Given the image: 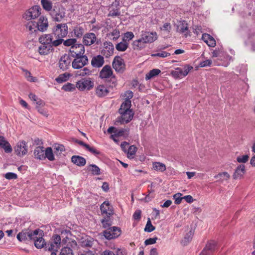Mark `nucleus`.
<instances>
[{"label":"nucleus","mask_w":255,"mask_h":255,"mask_svg":"<svg viewBox=\"0 0 255 255\" xmlns=\"http://www.w3.org/2000/svg\"><path fill=\"white\" fill-rule=\"evenodd\" d=\"M52 243L49 246H46V250L48 251H57L59 248L61 244V238L59 235H55L52 237Z\"/></svg>","instance_id":"obj_17"},{"label":"nucleus","mask_w":255,"mask_h":255,"mask_svg":"<svg viewBox=\"0 0 255 255\" xmlns=\"http://www.w3.org/2000/svg\"><path fill=\"white\" fill-rule=\"evenodd\" d=\"M62 89L65 91H73L75 90V87L74 84L68 83L63 85Z\"/></svg>","instance_id":"obj_51"},{"label":"nucleus","mask_w":255,"mask_h":255,"mask_svg":"<svg viewBox=\"0 0 255 255\" xmlns=\"http://www.w3.org/2000/svg\"><path fill=\"white\" fill-rule=\"evenodd\" d=\"M182 194L180 193H178L173 195V199L175 200V204L178 205L181 203V201L183 199V197H181Z\"/></svg>","instance_id":"obj_52"},{"label":"nucleus","mask_w":255,"mask_h":255,"mask_svg":"<svg viewBox=\"0 0 255 255\" xmlns=\"http://www.w3.org/2000/svg\"><path fill=\"white\" fill-rule=\"evenodd\" d=\"M52 50L53 48L52 45L41 44V45L38 47V51L40 55H46L50 53Z\"/></svg>","instance_id":"obj_29"},{"label":"nucleus","mask_w":255,"mask_h":255,"mask_svg":"<svg viewBox=\"0 0 255 255\" xmlns=\"http://www.w3.org/2000/svg\"><path fill=\"white\" fill-rule=\"evenodd\" d=\"M212 63V60H206L203 62H201L200 64V65L201 67H204L206 66H209L211 65Z\"/></svg>","instance_id":"obj_63"},{"label":"nucleus","mask_w":255,"mask_h":255,"mask_svg":"<svg viewBox=\"0 0 255 255\" xmlns=\"http://www.w3.org/2000/svg\"><path fill=\"white\" fill-rule=\"evenodd\" d=\"M245 172V165L240 164L236 168L233 175V177L234 179H241L243 177Z\"/></svg>","instance_id":"obj_23"},{"label":"nucleus","mask_w":255,"mask_h":255,"mask_svg":"<svg viewBox=\"0 0 255 255\" xmlns=\"http://www.w3.org/2000/svg\"><path fill=\"white\" fill-rule=\"evenodd\" d=\"M44 159L47 158L49 161H54V153L51 147H48L45 148L44 152Z\"/></svg>","instance_id":"obj_34"},{"label":"nucleus","mask_w":255,"mask_h":255,"mask_svg":"<svg viewBox=\"0 0 255 255\" xmlns=\"http://www.w3.org/2000/svg\"><path fill=\"white\" fill-rule=\"evenodd\" d=\"M42 233V231L38 229L32 231L30 230L22 231L17 235V239L20 242L26 241H32L35 240V236H38L39 233Z\"/></svg>","instance_id":"obj_3"},{"label":"nucleus","mask_w":255,"mask_h":255,"mask_svg":"<svg viewBox=\"0 0 255 255\" xmlns=\"http://www.w3.org/2000/svg\"><path fill=\"white\" fill-rule=\"evenodd\" d=\"M214 178L218 179V181L222 183L224 181H228L230 178V175L227 172L225 171L216 175Z\"/></svg>","instance_id":"obj_33"},{"label":"nucleus","mask_w":255,"mask_h":255,"mask_svg":"<svg viewBox=\"0 0 255 255\" xmlns=\"http://www.w3.org/2000/svg\"><path fill=\"white\" fill-rule=\"evenodd\" d=\"M59 255H73V254L72 249L69 247H65L61 249Z\"/></svg>","instance_id":"obj_48"},{"label":"nucleus","mask_w":255,"mask_h":255,"mask_svg":"<svg viewBox=\"0 0 255 255\" xmlns=\"http://www.w3.org/2000/svg\"><path fill=\"white\" fill-rule=\"evenodd\" d=\"M53 152L56 155H59L61 153L65 150L64 146L62 144H54L53 145Z\"/></svg>","instance_id":"obj_37"},{"label":"nucleus","mask_w":255,"mask_h":255,"mask_svg":"<svg viewBox=\"0 0 255 255\" xmlns=\"http://www.w3.org/2000/svg\"><path fill=\"white\" fill-rule=\"evenodd\" d=\"M61 243L62 245H66V247H69L72 250L77 248V242L74 240L67 237L63 239Z\"/></svg>","instance_id":"obj_32"},{"label":"nucleus","mask_w":255,"mask_h":255,"mask_svg":"<svg viewBox=\"0 0 255 255\" xmlns=\"http://www.w3.org/2000/svg\"><path fill=\"white\" fill-rule=\"evenodd\" d=\"M86 149L94 155H99L100 154V151L96 149L95 148L90 146L89 145H88V147H87Z\"/></svg>","instance_id":"obj_64"},{"label":"nucleus","mask_w":255,"mask_h":255,"mask_svg":"<svg viewBox=\"0 0 255 255\" xmlns=\"http://www.w3.org/2000/svg\"><path fill=\"white\" fill-rule=\"evenodd\" d=\"M41 4L43 8L47 11H51L52 9V3L48 0H41Z\"/></svg>","instance_id":"obj_44"},{"label":"nucleus","mask_w":255,"mask_h":255,"mask_svg":"<svg viewBox=\"0 0 255 255\" xmlns=\"http://www.w3.org/2000/svg\"><path fill=\"white\" fill-rule=\"evenodd\" d=\"M113 68L118 73H122L125 69L124 60L119 56L116 57L112 63Z\"/></svg>","instance_id":"obj_11"},{"label":"nucleus","mask_w":255,"mask_h":255,"mask_svg":"<svg viewBox=\"0 0 255 255\" xmlns=\"http://www.w3.org/2000/svg\"><path fill=\"white\" fill-rule=\"evenodd\" d=\"M69 52L71 55L73 57H76L84 55L85 53V48L83 45L82 44H76L72 46L69 49Z\"/></svg>","instance_id":"obj_10"},{"label":"nucleus","mask_w":255,"mask_h":255,"mask_svg":"<svg viewBox=\"0 0 255 255\" xmlns=\"http://www.w3.org/2000/svg\"><path fill=\"white\" fill-rule=\"evenodd\" d=\"M22 70L24 73L25 77L27 81L30 82H35L36 81V78L33 77L29 71L24 69H22Z\"/></svg>","instance_id":"obj_45"},{"label":"nucleus","mask_w":255,"mask_h":255,"mask_svg":"<svg viewBox=\"0 0 255 255\" xmlns=\"http://www.w3.org/2000/svg\"><path fill=\"white\" fill-rule=\"evenodd\" d=\"M102 222V226L103 227V228H110L109 227L111 226V224L110 223V220L109 219H103L101 221Z\"/></svg>","instance_id":"obj_59"},{"label":"nucleus","mask_w":255,"mask_h":255,"mask_svg":"<svg viewBox=\"0 0 255 255\" xmlns=\"http://www.w3.org/2000/svg\"><path fill=\"white\" fill-rule=\"evenodd\" d=\"M55 40L54 34H44L40 36L39 39V42L41 44H44L45 45H51L52 47L54 46V42Z\"/></svg>","instance_id":"obj_15"},{"label":"nucleus","mask_w":255,"mask_h":255,"mask_svg":"<svg viewBox=\"0 0 255 255\" xmlns=\"http://www.w3.org/2000/svg\"><path fill=\"white\" fill-rule=\"evenodd\" d=\"M100 209L102 213L106 214L109 217L113 214L112 207L110 206L109 201H105L100 206Z\"/></svg>","instance_id":"obj_25"},{"label":"nucleus","mask_w":255,"mask_h":255,"mask_svg":"<svg viewBox=\"0 0 255 255\" xmlns=\"http://www.w3.org/2000/svg\"><path fill=\"white\" fill-rule=\"evenodd\" d=\"M36 23L38 30L41 32L46 31L48 27L47 18L43 16H41Z\"/></svg>","instance_id":"obj_18"},{"label":"nucleus","mask_w":255,"mask_h":255,"mask_svg":"<svg viewBox=\"0 0 255 255\" xmlns=\"http://www.w3.org/2000/svg\"><path fill=\"white\" fill-rule=\"evenodd\" d=\"M104 63V57L100 55L94 56L91 60V65L93 67L99 68L102 67Z\"/></svg>","instance_id":"obj_24"},{"label":"nucleus","mask_w":255,"mask_h":255,"mask_svg":"<svg viewBox=\"0 0 255 255\" xmlns=\"http://www.w3.org/2000/svg\"><path fill=\"white\" fill-rule=\"evenodd\" d=\"M137 148L134 145H131L129 147L128 151V158H133V156L135 154Z\"/></svg>","instance_id":"obj_49"},{"label":"nucleus","mask_w":255,"mask_h":255,"mask_svg":"<svg viewBox=\"0 0 255 255\" xmlns=\"http://www.w3.org/2000/svg\"><path fill=\"white\" fill-rule=\"evenodd\" d=\"M94 83L90 79L83 78L76 83V87L80 91L89 90L93 88Z\"/></svg>","instance_id":"obj_9"},{"label":"nucleus","mask_w":255,"mask_h":255,"mask_svg":"<svg viewBox=\"0 0 255 255\" xmlns=\"http://www.w3.org/2000/svg\"><path fill=\"white\" fill-rule=\"evenodd\" d=\"M41 9L40 6L34 5L24 13L23 18L26 20L34 19L40 16Z\"/></svg>","instance_id":"obj_5"},{"label":"nucleus","mask_w":255,"mask_h":255,"mask_svg":"<svg viewBox=\"0 0 255 255\" xmlns=\"http://www.w3.org/2000/svg\"><path fill=\"white\" fill-rule=\"evenodd\" d=\"M157 240V237H155L153 238H149L145 241L144 244L146 246L149 245H152V244L156 243Z\"/></svg>","instance_id":"obj_57"},{"label":"nucleus","mask_w":255,"mask_h":255,"mask_svg":"<svg viewBox=\"0 0 255 255\" xmlns=\"http://www.w3.org/2000/svg\"><path fill=\"white\" fill-rule=\"evenodd\" d=\"M113 40H116L120 37V31L119 30L115 29L111 33Z\"/></svg>","instance_id":"obj_60"},{"label":"nucleus","mask_w":255,"mask_h":255,"mask_svg":"<svg viewBox=\"0 0 255 255\" xmlns=\"http://www.w3.org/2000/svg\"><path fill=\"white\" fill-rule=\"evenodd\" d=\"M188 30L187 23L185 21L180 22L177 26V31L180 33L185 32Z\"/></svg>","instance_id":"obj_42"},{"label":"nucleus","mask_w":255,"mask_h":255,"mask_svg":"<svg viewBox=\"0 0 255 255\" xmlns=\"http://www.w3.org/2000/svg\"><path fill=\"white\" fill-rule=\"evenodd\" d=\"M36 25L35 21H30L27 23L26 24V27L30 33H33L39 31L37 28Z\"/></svg>","instance_id":"obj_35"},{"label":"nucleus","mask_w":255,"mask_h":255,"mask_svg":"<svg viewBox=\"0 0 255 255\" xmlns=\"http://www.w3.org/2000/svg\"><path fill=\"white\" fill-rule=\"evenodd\" d=\"M84 29L81 26H76L73 30L75 36L77 37H81L84 33Z\"/></svg>","instance_id":"obj_46"},{"label":"nucleus","mask_w":255,"mask_h":255,"mask_svg":"<svg viewBox=\"0 0 255 255\" xmlns=\"http://www.w3.org/2000/svg\"><path fill=\"white\" fill-rule=\"evenodd\" d=\"M114 50L113 44L111 42H105L104 43V48L102 50V53L106 57L111 56Z\"/></svg>","instance_id":"obj_19"},{"label":"nucleus","mask_w":255,"mask_h":255,"mask_svg":"<svg viewBox=\"0 0 255 255\" xmlns=\"http://www.w3.org/2000/svg\"><path fill=\"white\" fill-rule=\"evenodd\" d=\"M87 170L91 171L93 175L100 174V169L95 164H91L87 167Z\"/></svg>","instance_id":"obj_40"},{"label":"nucleus","mask_w":255,"mask_h":255,"mask_svg":"<svg viewBox=\"0 0 255 255\" xmlns=\"http://www.w3.org/2000/svg\"><path fill=\"white\" fill-rule=\"evenodd\" d=\"M193 235V232L191 230L188 232L182 240L181 242V244L184 246L187 245V244L191 241Z\"/></svg>","instance_id":"obj_36"},{"label":"nucleus","mask_w":255,"mask_h":255,"mask_svg":"<svg viewBox=\"0 0 255 255\" xmlns=\"http://www.w3.org/2000/svg\"><path fill=\"white\" fill-rule=\"evenodd\" d=\"M0 147L2 148L6 153H10L12 150L9 142L2 136H0Z\"/></svg>","instance_id":"obj_28"},{"label":"nucleus","mask_w":255,"mask_h":255,"mask_svg":"<svg viewBox=\"0 0 255 255\" xmlns=\"http://www.w3.org/2000/svg\"><path fill=\"white\" fill-rule=\"evenodd\" d=\"M121 115L115 121L116 125H119L129 123L133 118V113L131 110L119 112Z\"/></svg>","instance_id":"obj_4"},{"label":"nucleus","mask_w":255,"mask_h":255,"mask_svg":"<svg viewBox=\"0 0 255 255\" xmlns=\"http://www.w3.org/2000/svg\"><path fill=\"white\" fill-rule=\"evenodd\" d=\"M71 161L78 166H83L86 163V159L79 155H73L71 157Z\"/></svg>","instance_id":"obj_30"},{"label":"nucleus","mask_w":255,"mask_h":255,"mask_svg":"<svg viewBox=\"0 0 255 255\" xmlns=\"http://www.w3.org/2000/svg\"><path fill=\"white\" fill-rule=\"evenodd\" d=\"M50 15L54 21L60 22L64 17L65 12L59 9H53L50 11Z\"/></svg>","instance_id":"obj_21"},{"label":"nucleus","mask_w":255,"mask_h":255,"mask_svg":"<svg viewBox=\"0 0 255 255\" xmlns=\"http://www.w3.org/2000/svg\"><path fill=\"white\" fill-rule=\"evenodd\" d=\"M4 177L8 180L16 179L17 178V176L15 173L8 172L4 175Z\"/></svg>","instance_id":"obj_55"},{"label":"nucleus","mask_w":255,"mask_h":255,"mask_svg":"<svg viewBox=\"0 0 255 255\" xmlns=\"http://www.w3.org/2000/svg\"><path fill=\"white\" fill-rule=\"evenodd\" d=\"M14 151L16 154L19 156L25 155L28 151L26 142L24 141L18 142L14 147Z\"/></svg>","instance_id":"obj_13"},{"label":"nucleus","mask_w":255,"mask_h":255,"mask_svg":"<svg viewBox=\"0 0 255 255\" xmlns=\"http://www.w3.org/2000/svg\"><path fill=\"white\" fill-rule=\"evenodd\" d=\"M69 77V74L67 73H65L64 74L59 75L55 80L58 83H61L66 81L68 79Z\"/></svg>","instance_id":"obj_43"},{"label":"nucleus","mask_w":255,"mask_h":255,"mask_svg":"<svg viewBox=\"0 0 255 255\" xmlns=\"http://www.w3.org/2000/svg\"><path fill=\"white\" fill-rule=\"evenodd\" d=\"M71 59L70 56L65 54L61 56L59 61V67L62 71H65L68 69L70 65Z\"/></svg>","instance_id":"obj_16"},{"label":"nucleus","mask_w":255,"mask_h":255,"mask_svg":"<svg viewBox=\"0 0 255 255\" xmlns=\"http://www.w3.org/2000/svg\"><path fill=\"white\" fill-rule=\"evenodd\" d=\"M153 168L156 171L160 172H163L166 170V166L164 164L161 162H153Z\"/></svg>","instance_id":"obj_38"},{"label":"nucleus","mask_w":255,"mask_h":255,"mask_svg":"<svg viewBox=\"0 0 255 255\" xmlns=\"http://www.w3.org/2000/svg\"><path fill=\"white\" fill-rule=\"evenodd\" d=\"M155 230V227L152 225L149 218L148 219L146 225L144 228V231L147 232H151Z\"/></svg>","instance_id":"obj_50"},{"label":"nucleus","mask_w":255,"mask_h":255,"mask_svg":"<svg viewBox=\"0 0 255 255\" xmlns=\"http://www.w3.org/2000/svg\"><path fill=\"white\" fill-rule=\"evenodd\" d=\"M129 129H117L115 131V135H117L118 136H123L125 132L127 131L128 132Z\"/></svg>","instance_id":"obj_58"},{"label":"nucleus","mask_w":255,"mask_h":255,"mask_svg":"<svg viewBox=\"0 0 255 255\" xmlns=\"http://www.w3.org/2000/svg\"><path fill=\"white\" fill-rule=\"evenodd\" d=\"M120 228L113 227L108 228L103 232V235L108 240H111L118 237L121 235Z\"/></svg>","instance_id":"obj_7"},{"label":"nucleus","mask_w":255,"mask_h":255,"mask_svg":"<svg viewBox=\"0 0 255 255\" xmlns=\"http://www.w3.org/2000/svg\"><path fill=\"white\" fill-rule=\"evenodd\" d=\"M133 93L131 91H128L125 92V96L126 97L125 100L130 101V99L133 97Z\"/></svg>","instance_id":"obj_62"},{"label":"nucleus","mask_w":255,"mask_h":255,"mask_svg":"<svg viewBox=\"0 0 255 255\" xmlns=\"http://www.w3.org/2000/svg\"><path fill=\"white\" fill-rule=\"evenodd\" d=\"M217 249V243L215 241L208 242L200 255H210Z\"/></svg>","instance_id":"obj_14"},{"label":"nucleus","mask_w":255,"mask_h":255,"mask_svg":"<svg viewBox=\"0 0 255 255\" xmlns=\"http://www.w3.org/2000/svg\"><path fill=\"white\" fill-rule=\"evenodd\" d=\"M131 107V101L125 100L121 106L119 112L130 110Z\"/></svg>","instance_id":"obj_39"},{"label":"nucleus","mask_w":255,"mask_h":255,"mask_svg":"<svg viewBox=\"0 0 255 255\" xmlns=\"http://www.w3.org/2000/svg\"><path fill=\"white\" fill-rule=\"evenodd\" d=\"M141 211L137 210L135 211L133 215V218L134 220H139L141 218Z\"/></svg>","instance_id":"obj_61"},{"label":"nucleus","mask_w":255,"mask_h":255,"mask_svg":"<svg viewBox=\"0 0 255 255\" xmlns=\"http://www.w3.org/2000/svg\"><path fill=\"white\" fill-rule=\"evenodd\" d=\"M55 40L54 42V46H58L63 41L62 39L68 34V26L66 23H60L57 24L53 28Z\"/></svg>","instance_id":"obj_2"},{"label":"nucleus","mask_w":255,"mask_h":255,"mask_svg":"<svg viewBox=\"0 0 255 255\" xmlns=\"http://www.w3.org/2000/svg\"><path fill=\"white\" fill-rule=\"evenodd\" d=\"M88 63V58L87 56L83 55L74 57V59L72 62V66L74 69H79L86 65Z\"/></svg>","instance_id":"obj_6"},{"label":"nucleus","mask_w":255,"mask_h":255,"mask_svg":"<svg viewBox=\"0 0 255 255\" xmlns=\"http://www.w3.org/2000/svg\"><path fill=\"white\" fill-rule=\"evenodd\" d=\"M96 40V37L94 33H87L83 37V42L87 46L93 44Z\"/></svg>","instance_id":"obj_22"},{"label":"nucleus","mask_w":255,"mask_h":255,"mask_svg":"<svg viewBox=\"0 0 255 255\" xmlns=\"http://www.w3.org/2000/svg\"><path fill=\"white\" fill-rule=\"evenodd\" d=\"M160 72L161 71L159 69H153L150 70L147 74H146L145 79L149 80L153 77L158 75Z\"/></svg>","instance_id":"obj_41"},{"label":"nucleus","mask_w":255,"mask_h":255,"mask_svg":"<svg viewBox=\"0 0 255 255\" xmlns=\"http://www.w3.org/2000/svg\"><path fill=\"white\" fill-rule=\"evenodd\" d=\"M170 55V54L169 53H167L165 51H162L161 52L157 53L156 54H153L151 55V56L152 57L158 56V57L164 58V57H167V56H169Z\"/></svg>","instance_id":"obj_56"},{"label":"nucleus","mask_w":255,"mask_h":255,"mask_svg":"<svg viewBox=\"0 0 255 255\" xmlns=\"http://www.w3.org/2000/svg\"><path fill=\"white\" fill-rule=\"evenodd\" d=\"M76 42V40L74 38L69 39L66 40H63V44L65 46H72V45L76 44L75 43Z\"/></svg>","instance_id":"obj_54"},{"label":"nucleus","mask_w":255,"mask_h":255,"mask_svg":"<svg viewBox=\"0 0 255 255\" xmlns=\"http://www.w3.org/2000/svg\"><path fill=\"white\" fill-rule=\"evenodd\" d=\"M43 234V232L42 233L39 232L38 236H35V237H36L35 240H32L34 241L35 247L37 249H41L42 248L45 247L46 249V246H49V244L47 245L45 242V240L42 237Z\"/></svg>","instance_id":"obj_20"},{"label":"nucleus","mask_w":255,"mask_h":255,"mask_svg":"<svg viewBox=\"0 0 255 255\" xmlns=\"http://www.w3.org/2000/svg\"><path fill=\"white\" fill-rule=\"evenodd\" d=\"M128 44L125 42H120L116 45V48L119 51H125L128 48Z\"/></svg>","instance_id":"obj_47"},{"label":"nucleus","mask_w":255,"mask_h":255,"mask_svg":"<svg viewBox=\"0 0 255 255\" xmlns=\"http://www.w3.org/2000/svg\"><path fill=\"white\" fill-rule=\"evenodd\" d=\"M192 69H193V67L186 65L183 68L175 69V71L172 72V74L176 77H185Z\"/></svg>","instance_id":"obj_12"},{"label":"nucleus","mask_w":255,"mask_h":255,"mask_svg":"<svg viewBox=\"0 0 255 255\" xmlns=\"http://www.w3.org/2000/svg\"><path fill=\"white\" fill-rule=\"evenodd\" d=\"M202 39L209 46L214 47L216 46V43L215 39L210 34H203Z\"/></svg>","instance_id":"obj_26"},{"label":"nucleus","mask_w":255,"mask_h":255,"mask_svg":"<svg viewBox=\"0 0 255 255\" xmlns=\"http://www.w3.org/2000/svg\"><path fill=\"white\" fill-rule=\"evenodd\" d=\"M44 152L43 146L36 147L33 151L34 158L39 160L44 159Z\"/></svg>","instance_id":"obj_27"},{"label":"nucleus","mask_w":255,"mask_h":255,"mask_svg":"<svg viewBox=\"0 0 255 255\" xmlns=\"http://www.w3.org/2000/svg\"><path fill=\"white\" fill-rule=\"evenodd\" d=\"M249 158L248 155H244L241 156H238L237 158V161L239 163H246Z\"/></svg>","instance_id":"obj_53"},{"label":"nucleus","mask_w":255,"mask_h":255,"mask_svg":"<svg viewBox=\"0 0 255 255\" xmlns=\"http://www.w3.org/2000/svg\"><path fill=\"white\" fill-rule=\"evenodd\" d=\"M99 77L101 79H107L111 77L113 84L115 86L116 79L115 76H113V71L110 66L107 65L102 68L99 73Z\"/></svg>","instance_id":"obj_8"},{"label":"nucleus","mask_w":255,"mask_h":255,"mask_svg":"<svg viewBox=\"0 0 255 255\" xmlns=\"http://www.w3.org/2000/svg\"><path fill=\"white\" fill-rule=\"evenodd\" d=\"M157 39V33L154 32H148L142 31L140 37L133 42V48L136 50H140L145 46V44L150 43L155 41Z\"/></svg>","instance_id":"obj_1"},{"label":"nucleus","mask_w":255,"mask_h":255,"mask_svg":"<svg viewBox=\"0 0 255 255\" xmlns=\"http://www.w3.org/2000/svg\"><path fill=\"white\" fill-rule=\"evenodd\" d=\"M108 93L107 88L103 85H100L96 88V94L99 97L105 96Z\"/></svg>","instance_id":"obj_31"}]
</instances>
